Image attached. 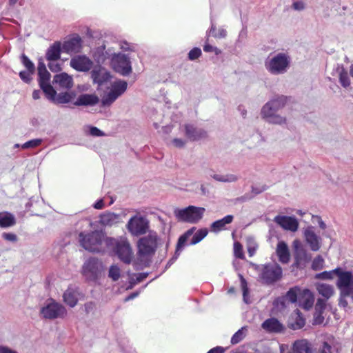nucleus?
I'll return each mask as SVG.
<instances>
[{
  "label": "nucleus",
  "instance_id": "53",
  "mask_svg": "<svg viewBox=\"0 0 353 353\" xmlns=\"http://www.w3.org/2000/svg\"><path fill=\"white\" fill-rule=\"evenodd\" d=\"M85 312L86 314H89L92 312L95 308V303L92 301L88 302L84 305Z\"/></svg>",
  "mask_w": 353,
  "mask_h": 353
},
{
  "label": "nucleus",
  "instance_id": "9",
  "mask_svg": "<svg viewBox=\"0 0 353 353\" xmlns=\"http://www.w3.org/2000/svg\"><path fill=\"white\" fill-rule=\"evenodd\" d=\"M41 314L44 319H54L65 317L67 311L63 305L52 301L41 308Z\"/></svg>",
  "mask_w": 353,
  "mask_h": 353
},
{
  "label": "nucleus",
  "instance_id": "58",
  "mask_svg": "<svg viewBox=\"0 0 353 353\" xmlns=\"http://www.w3.org/2000/svg\"><path fill=\"white\" fill-rule=\"evenodd\" d=\"M225 349L221 346H216L210 350L207 353H224Z\"/></svg>",
  "mask_w": 353,
  "mask_h": 353
},
{
  "label": "nucleus",
  "instance_id": "4",
  "mask_svg": "<svg viewBox=\"0 0 353 353\" xmlns=\"http://www.w3.org/2000/svg\"><path fill=\"white\" fill-rule=\"evenodd\" d=\"M290 58L285 53H278L265 62V68L272 74L285 72L290 66Z\"/></svg>",
  "mask_w": 353,
  "mask_h": 353
},
{
  "label": "nucleus",
  "instance_id": "18",
  "mask_svg": "<svg viewBox=\"0 0 353 353\" xmlns=\"http://www.w3.org/2000/svg\"><path fill=\"white\" fill-rule=\"evenodd\" d=\"M304 236L306 242L309 244L312 251H318L321 246V239L318 236L311 228L305 230Z\"/></svg>",
  "mask_w": 353,
  "mask_h": 353
},
{
  "label": "nucleus",
  "instance_id": "44",
  "mask_svg": "<svg viewBox=\"0 0 353 353\" xmlns=\"http://www.w3.org/2000/svg\"><path fill=\"white\" fill-rule=\"evenodd\" d=\"M327 299H318L315 305V310L319 314H322L326 307V301Z\"/></svg>",
  "mask_w": 353,
  "mask_h": 353
},
{
  "label": "nucleus",
  "instance_id": "3",
  "mask_svg": "<svg viewBox=\"0 0 353 353\" xmlns=\"http://www.w3.org/2000/svg\"><path fill=\"white\" fill-rule=\"evenodd\" d=\"M205 212L204 208L189 205L183 209L175 210L174 213L179 221L196 223L201 220Z\"/></svg>",
  "mask_w": 353,
  "mask_h": 353
},
{
  "label": "nucleus",
  "instance_id": "15",
  "mask_svg": "<svg viewBox=\"0 0 353 353\" xmlns=\"http://www.w3.org/2000/svg\"><path fill=\"white\" fill-rule=\"evenodd\" d=\"M92 61L86 56H77L70 61V66L77 71L86 72L92 67Z\"/></svg>",
  "mask_w": 353,
  "mask_h": 353
},
{
  "label": "nucleus",
  "instance_id": "24",
  "mask_svg": "<svg viewBox=\"0 0 353 353\" xmlns=\"http://www.w3.org/2000/svg\"><path fill=\"white\" fill-rule=\"evenodd\" d=\"M79 295L76 289L68 288L63 294V301L70 307H73L77 304Z\"/></svg>",
  "mask_w": 353,
  "mask_h": 353
},
{
  "label": "nucleus",
  "instance_id": "37",
  "mask_svg": "<svg viewBox=\"0 0 353 353\" xmlns=\"http://www.w3.org/2000/svg\"><path fill=\"white\" fill-rule=\"evenodd\" d=\"M339 82L341 85L346 88L350 85V79L347 72L343 68L339 72Z\"/></svg>",
  "mask_w": 353,
  "mask_h": 353
},
{
  "label": "nucleus",
  "instance_id": "34",
  "mask_svg": "<svg viewBox=\"0 0 353 353\" xmlns=\"http://www.w3.org/2000/svg\"><path fill=\"white\" fill-rule=\"evenodd\" d=\"M301 290L300 288L295 286L290 288L286 293L285 298L291 303H296L297 301L298 296L299 298L301 295Z\"/></svg>",
  "mask_w": 353,
  "mask_h": 353
},
{
  "label": "nucleus",
  "instance_id": "45",
  "mask_svg": "<svg viewBox=\"0 0 353 353\" xmlns=\"http://www.w3.org/2000/svg\"><path fill=\"white\" fill-rule=\"evenodd\" d=\"M243 328L239 330L232 337L231 343L232 344H236L241 341L244 338V333L243 331Z\"/></svg>",
  "mask_w": 353,
  "mask_h": 353
},
{
  "label": "nucleus",
  "instance_id": "30",
  "mask_svg": "<svg viewBox=\"0 0 353 353\" xmlns=\"http://www.w3.org/2000/svg\"><path fill=\"white\" fill-rule=\"evenodd\" d=\"M16 224V219L14 215L8 212H0V227L3 228H9Z\"/></svg>",
  "mask_w": 353,
  "mask_h": 353
},
{
  "label": "nucleus",
  "instance_id": "26",
  "mask_svg": "<svg viewBox=\"0 0 353 353\" xmlns=\"http://www.w3.org/2000/svg\"><path fill=\"white\" fill-rule=\"evenodd\" d=\"M314 302L313 294L308 289H304L300 297V303L302 307L306 310L312 307Z\"/></svg>",
  "mask_w": 353,
  "mask_h": 353
},
{
  "label": "nucleus",
  "instance_id": "61",
  "mask_svg": "<svg viewBox=\"0 0 353 353\" xmlns=\"http://www.w3.org/2000/svg\"><path fill=\"white\" fill-rule=\"evenodd\" d=\"M95 209L101 210L104 207V202L103 199L98 200L93 205Z\"/></svg>",
  "mask_w": 353,
  "mask_h": 353
},
{
  "label": "nucleus",
  "instance_id": "38",
  "mask_svg": "<svg viewBox=\"0 0 353 353\" xmlns=\"http://www.w3.org/2000/svg\"><path fill=\"white\" fill-rule=\"evenodd\" d=\"M21 61L22 64L27 69V70H29L30 72H35L34 64L29 59V58L25 54H22V55L21 56Z\"/></svg>",
  "mask_w": 353,
  "mask_h": 353
},
{
  "label": "nucleus",
  "instance_id": "40",
  "mask_svg": "<svg viewBox=\"0 0 353 353\" xmlns=\"http://www.w3.org/2000/svg\"><path fill=\"white\" fill-rule=\"evenodd\" d=\"M234 254L236 258L243 259L245 258L243 245L239 241L234 243Z\"/></svg>",
  "mask_w": 353,
  "mask_h": 353
},
{
  "label": "nucleus",
  "instance_id": "29",
  "mask_svg": "<svg viewBox=\"0 0 353 353\" xmlns=\"http://www.w3.org/2000/svg\"><path fill=\"white\" fill-rule=\"evenodd\" d=\"M294 353H311L310 343L305 339L296 341L292 347Z\"/></svg>",
  "mask_w": 353,
  "mask_h": 353
},
{
  "label": "nucleus",
  "instance_id": "23",
  "mask_svg": "<svg viewBox=\"0 0 353 353\" xmlns=\"http://www.w3.org/2000/svg\"><path fill=\"white\" fill-rule=\"evenodd\" d=\"M99 102V99L96 94H83L79 97L74 104L77 106L94 105L97 104Z\"/></svg>",
  "mask_w": 353,
  "mask_h": 353
},
{
  "label": "nucleus",
  "instance_id": "39",
  "mask_svg": "<svg viewBox=\"0 0 353 353\" xmlns=\"http://www.w3.org/2000/svg\"><path fill=\"white\" fill-rule=\"evenodd\" d=\"M108 276L114 281H117L121 276V270L117 265H112L110 268Z\"/></svg>",
  "mask_w": 353,
  "mask_h": 353
},
{
  "label": "nucleus",
  "instance_id": "55",
  "mask_svg": "<svg viewBox=\"0 0 353 353\" xmlns=\"http://www.w3.org/2000/svg\"><path fill=\"white\" fill-rule=\"evenodd\" d=\"M240 277H241V287H242V290H243V296L245 297L246 296L247 293L248 292L247 282L243 276L241 275Z\"/></svg>",
  "mask_w": 353,
  "mask_h": 353
},
{
  "label": "nucleus",
  "instance_id": "47",
  "mask_svg": "<svg viewBox=\"0 0 353 353\" xmlns=\"http://www.w3.org/2000/svg\"><path fill=\"white\" fill-rule=\"evenodd\" d=\"M201 55V50L199 48H192L188 53V59L191 61L197 59Z\"/></svg>",
  "mask_w": 353,
  "mask_h": 353
},
{
  "label": "nucleus",
  "instance_id": "62",
  "mask_svg": "<svg viewBox=\"0 0 353 353\" xmlns=\"http://www.w3.org/2000/svg\"><path fill=\"white\" fill-rule=\"evenodd\" d=\"M0 353H17V352L7 347L0 346Z\"/></svg>",
  "mask_w": 353,
  "mask_h": 353
},
{
  "label": "nucleus",
  "instance_id": "35",
  "mask_svg": "<svg viewBox=\"0 0 353 353\" xmlns=\"http://www.w3.org/2000/svg\"><path fill=\"white\" fill-rule=\"evenodd\" d=\"M208 234V230L207 228H201L196 231L193 235L190 244L195 245L199 243L201 240H203Z\"/></svg>",
  "mask_w": 353,
  "mask_h": 353
},
{
  "label": "nucleus",
  "instance_id": "7",
  "mask_svg": "<svg viewBox=\"0 0 353 353\" xmlns=\"http://www.w3.org/2000/svg\"><path fill=\"white\" fill-rule=\"evenodd\" d=\"M112 247L115 254L119 259L126 264H130L132 259V251L130 243L126 241H117L114 239V243L109 248Z\"/></svg>",
  "mask_w": 353,
  "mask_h": 353
},
{
  "label": "nucleus",
  "instance_id": "16",
  "mask_svg": "<svg viewBox=\"0 0 353 353\" xmlns=\"http://www.w3.org/2000/svg\"><path fill=\"white\" fill-rule=\"evenodd\" d=\"M185 135L191 141H199L207 137V133L205 130L201 128H197L191 124H185Z\"/></svg>",
  "mask_w": 353,
  "mask_h": 353
},
{
  "label": "nucleus",
  "instance_id": "31",
  "mask_svg": "<svg viewBox=\"0 0 353 353\" xmlns=\"http://www.w3.org/2000/svg\"><path fill=\"white\" fill-rule=\"evenodd\" d=\"M316 290L325 299H329L334 293L333 286L325 283L317 284Z\"/></svg>",
  "mask_w": 353,
  "mask_h": 353
},
{
  "label": "nucleus",
  "instance_id": "13",
  "mask_svg": "<svg viewBox=\"0 0 353 353\" xmlns=\"http://www.w3.org/2000/svg\"><path fill=\"white\" fill-rule=\"evenodd\" d=\"M112 65L116 72L123 76L130 74L132 72L131 63L125 54H119L112 59Z\"/></svg>",
  "mask_w": 353,
  "mask_h": 353
},
{
  "label": "nucleus",
  "instance_id": "46",
  "mask_svg": "<svg viewBox=\"0 0 353 353\" xmlns=\"http://www.w3.org/2000/svg\"><path fill=\"white\" fill-rule=\"evenodd\" d=\"M41 143V140L39 139L28 141L22 145L23 149L33 148L39 146Z\"/></svg>",
  "mask_w": 353,
  "mask_h": 353
},
{
  "label": "nucleus",
  "instance_id": "12",
  "mask_svg": "<svg viewBox=\"0 0 353 353\" xmlns=\"http://www.w3.org/2000/svg\"><path fill=\"white\" fill-rule=\"evenodd\" d=\"M101 263L95 258L89 259L83 266V274L90 280L97 279L101 272Z\"/></svg>",
  "mask_w": 353,
  "mask_h": 353
},
{
  "label": "nucleus",
  "instance_id": "43",
  "mask_svg": "<svg viewBox=\"0 0 353 353\" xmlns=\"http://www.w3.org/2000/svg\"><path fill=\"white\" fill-rule=\"evenodd\" d=\"M39 84L49 83L50 79V74L48 70L38 72Z\"/></svg>",
  "mask_w": 353,
  "mask_h": 353
},
{
  "label": "nucleus",
  "instance_id": "42",
  "mask_svg": "<svg viewBox=\"0 0 353 353\" xmlns=\"http://www.w3.org/2000/svg\"><path fill=\"white\" fill-rule=\"evenodd\" d=\"M332 343L330 341H323L319 346L316 353H332Z\"/></svg>",
  "mask_w": 353,
  "mask_h": 353
},
{
  "label": "nucleus",
  "instance_id": "49",
  "mask_svg": "<svg viewBox=\"0 0 353 353\" xmlns=\"http://www.w3.org/2000/svg\"><path fill=\"white\" fill-rule=\"evenodd\" d=\"M34 73V72H30L29 70L21 71L19 72V77L23 81L30 83L32 80L31 76Z\"/></svg>",
  "mask_w": 353,
  "mask_h": 353
},
{
  "label": "nucleus",
  "instance_id": "51",
  "mask_svg": "<svg viewBox=\"0 0 353 353\" xmlns=\"http://www.w3.org/2000/svg\"><path fill=\"white\" fill-rule=\"evenodd\" d=\"M215 179L219 181L223 182H231L236 181L237 178L234 175H230V177L221 176H215Z\"/></svg>",
  "mask_w": 353,
  "mask_h": 353
},
{
  "label": "nucleus",
  "instance_id": "20",
  "mask_svg": "<svg viewBox=\"0 0 353 353\" xmlns=\"http://www.w3.org/2000/svg\"><path fill=\"white\" fill-rule=\"evenodd\" d=\"M53 82L59 85L60 88L69 90L73 86V79L65 72L54 75Z\"/></svg>",
  "mask_w": 353,
  "mask_h": 353
},
{
  "label": "nucleus",
  "instance_id": "57",
  "mask_svg": "<svg viewBox=\"0 0 353 353\" xmlns=\"http://www.w3.org/2000/svg\"><path fill=\"white\" fill-rule=\"evenodd\" d=\"M292 7L294 10H302L304 9L305 5L303 1H295L293 3Z\"/></svg>",
  "mask_w": 353,
  "mask_h": 353
},
{
  "label": "nucleus",
  "instance_id": "52",
  "mask_svg": "<svg viewBox=\"0 0 353 353\" xmlns=\"http://www.w3.org/2000/svg\"><path fill=\"white\" fill-rule=\"evenodd\" d=\"M2 236H3V238L5 240H7V241H9L14 242V241H16L17 240V235L13 234V233H6V232H4L2 234Z\"/></svg>",
  "mask_w": 353,
  "mask_h": 353
},
{
  "label": "nucleus",
  "instance_id": "28",
  "mask_svg": "<svg viewBox=\"0 0 353 353\" xmlns=\"http://www.w3.org/2000/svg\"><path fill=\"white\" fill-rule=\"evenodd\" d=\"M94 83L101 85L106 82L110 77L109 72L104 71L102 68H95L91 72Z\"/></svg>",
  "mask_w": 353,
  "mask_h": 353
},
{
  "label": "nucleus",
  "instance_id": "50",
  "mask_svg": "<svg viewBox=\"0 0 353 353\" xmlns=\"http://www.w3.org/2000/svg\"><path fill=\"white\" fill-rule=\"evenodd\" d=\"M188 239V237L186 236L184 234L179 238L176 244V253L181 250V249L185 245Z\"/></svg>",
  "mask_w": 353,
  "mask_h": 353
},
{
  "label": "nucleus",
  "instance_id": "60",
  "mask_svg": "<svg viewBox=\"0 0 353 353\" xmlns=\"http://www.w3.org/2000/svg\"><path fill=\"white\" fill-rule=\"evenodd\" d=\"M346 296H342L341 294V298H340L339 303L340 307L345 308L347 306L348 303H347V300L345 299Z\"/></svg>",
  "mask_w": 353,
  "mask_h": 353
},
{
  "label": "nucleus",
  "instance_id": "32",
  "mask_svg": "<svg viewBox=\"0 0 353 353\" xmlns=\"http://www.w3.org/2000/svg\"><path fill=\"white\" fill-rule=\"evenodd\" d=\"M41 89L44 92L46 97L50 101H53L55 99L57 92L54 88L50 85V82L39 85Z\"/></svg>",
  "mask_w": 353,
  "mask_h": 353
},
{
  "label": "nucleus",
  "instance_id": "41",
  "mask_svg": "<svg viewBox=\"0 0 353 353\" xmlns=\"http://www.w3.org/2000/svg\"><path fill=\"white\" fill-rule=\"evenodd\" d=\"M324 266V259L321 255L316 256L312 263V268L314 270H320Z\"/></svg>",
  "mask_w": 353,
  "mask_h": 353
},
{
  "label": "nucleus",
  "instance_id": "14",
  "mask_svg": "<svg viewBox=\"0 0 353 353\" xmlns=\"http://www.w3.org/2000/svg\"><path fill=\"white\" fill-rule=\"evenodd\" d=\"M273 221L285 230L296 232L299 228V222L294 216L277 215Z\"/></svg>",
  "mask_w": 353,
  "mask_h": 353
},
{
  "label": "nucleus",
  "instance_id": "6",
  "mask_svg": "<svg viewBox=\"0 0 353 353\" xmlns=\"http://www.w3.org/2000/svg\"><path fill=\"white\" fill-rule=\"evenodd\" d=\"M128 83L125 81L119 80L112 85L110 91L101 99V106L106 107L112 104L117 99L123 94L127 89Z\"/></svg>",
  "mask_w": 353,
  "mask_h": 353
},
{
  "label": "nucleus",
  "instance_id": "2",
  "mask_svg": "<svg viewBox=\"0 0 353 353\" xmlns=\"http://www.w3.org/2000/svg\"><path fill=\"white\" fill-rule=\"evenodd\" d=\"M286 102L287 97L281 96L265 103L261 110V115L263 118L266 119L268 122L274 124L285 123V118L276 114V112L279 110L283 108Z\"/></svg>",
  "mask_w": 353,
  "mask_h": 353
},
{
  "label": "nucleus",
  "instance_id": "17",
  "mask_svg": "<svg viewBox=\"0 0 353 353\" xmlns=\"http://www.w3.org/2000/svg\"><path fill=\"white\" fill-rule=\"evenodd\" d=\"M81 39L79 35L65 41L62 46L63 52L66 53H77L80 52L82 45Z\"/></svg>",
  "mask_w": 353,
  "mask_h": 353
},
{
  "label": "nucleus",
  "instance_id": "21",
  "mask_svg": "<svg viewBox=\"0 0 353 353\" xmlns=\"http://www.w3.org/2000/svg\"><path fill=\"white\" fill-rule=\"evenodd\" d=\"M276 253L279 260L282 263H288L290 259V254L288 246L285 241H279L277 243Z\"/></svg>",
  "mask_w": 353,
  "mask_h": 353
},
{
  "label": "nucleus",
  "instance_id": "19",
  "mask_svg": "<svg viewBox=\"0 0 353 353\" xmlns=\"http://www.w3.org/2000/svg\"><path fill=\"white\" fill-rule=\"evenodd\" d=\"M293 245L294 247V263L293 265L300 268L306 261L307 253L298 240L293 242Z\"/></svg>",
  "mask_w": 353,
  "mask_h": 353
},
{
  "label": "nucleus",
  "instance_id": "11",
  "mask_svg": "<svg viewBox=\"0 0 353 353\" xmlns=\"http://www.w3.org/2000/svg\"><path fill=\"white\" fill-rule=\"evenodd\" d=\"M148 228V221L142 216H134L129 220L127 224L128 231L134 236L145 234Z\"/></svg>",
  "mask_w": 353,
  "mask_h": 353
},
{
  "label": "nucleus",
  "instance_id": "10",
  "mask_svg": "<svg viewBox=\"0 0 353 353\" xmlns=\"http://www.w3.org/2000/svg\"><path fill=\"white\" fill-rule=\"evenodd\" d=\"M282 276V269L278 264H266L263 266L261 278L266 284H272Z\"/></svg>",
  "mask_w": 353,
  "mask_h": 353
},
{
  "label": "nucleus",
  "instance_id": "5",
  "mask_svg": "<svg viewBox=\"0 0 353 353\" xmlns=\"http://www.w3.org/2000/svg\"><path fill=\"white\" fill-rule=\"evenodd\" d=\"M336 271L339 274L336 284L341 294L353 298V272L345 271L343 269Z\"/></svg>",
  "mask_w": 353,
  "mask_h": 353
},
{
  "label": "nucleus",
  "instance_id": "27",
  "mask_svg": "<svg viewBox=\"0 0 353 353\" xmlns=\"http://www.w3.org/2000/svg\"><path fill=\"white\" fill-rule=\"evenodd\" d=\"M61 52V43L60 41H55L48 49L46 58L48 61H57L60 59Z\"/></svg>",
  "mask_w": 353,
  "mask_h": 353
},
{
  "label": "nucleus",
  "instance_id": "8",
  "mask_svg": "<svg viewBox=\"0 0 353 353\" xmlns=\"http://www.w3.org/2000/svg\"><path fill=\"white\" fill-rule=\"evenodd\" d=\"M138 254L141 256L154 254L157 248V236L149 234L141 238L138 241Z\"/></svg>",
  "mask_w": 353,
  "mask_h": 353
},
{
  "label": "nucleus",
  "instance_id": "36",
  "mask_svg": "<svg viewBox=\"0 0 353 353\" xmlns=\"http://www.w3.org/2000/svg\"><path fill=\"white\" fill-rule=\"evenodd\" d=\"M341 269V268H336V269L331 271H324L321 273L317 274L316 278L324 280L332 279L334 278V275H336L337 278H339V273L336 270Z\"/></svg>",
  "mask_w": 353,
  "mask_h": 353
},
{
  "label": "nucleus",
  "instance_id": "59",
  "mask_svg": "<svg viewBox=\"0 0 353 353\" xmlns=\"http://www.w3.org/2000/svg\"><path fill=\"white\" fill-rule=\"evenodd\" d=\"M173 143L177 148H182L185 145V142L181 139H174Z\"/></svg>",
  "mask_w": 353,
  "mask_h": 353
},
{
  "label": "nucleus",
  "instance_id": "63",
  "mask_svg": "<svg viewBox=\"0 0 353 353\" xmlns=\"http://www.w3.org/2000/svg\"><path fill=\"white\" fill-rule=\"evenodd\" d=\"M37 70L38 72L47 70L46 65L41 61H40L38 63Z\"/></svg>",
  "mask_w": 353,
  "mask_h": 353
},
{
  "label": "nucleus",
  "instance_id": "1",
  "mask_svg": "<svg viewBox=\"0 0 353 353\" xmlns=\"http://www.w3.org/2000/svg\"><path fill=\"white\" fill-rule=\"evenodd\" d=\"M80 245L91 252H103L105 248L114 243V239L108 237L103 231L94 230L90 232H81L79 234Z\"/></svg>",
  "mask_w": 353,
  "mask_h": 353
},
{
  "label": "nucleus",
  "instance_id": "22",
  "mask_svg": "<svg viewBox=\"0 0 353 353\" xmlns=\"http://www.w3.org/2000/svg\"><path fill=\"white\" fill-rule=\"evenodd\" d=\"M234 220V216L229 214L223 218L216 220L211 223L210 230L212 232L218 233L222 230L226 229L225 226L228 224H230Z\"/></svg>",
  "mask_w": 353,
  "mask_h": 353
},
{
  "label": "nucleus",
  "instance_id": "25",
  "mask_svg": "<svg viewBox=\"0 0 353 353\" xmlns=\"http://www.w3.org/2000/svg\"><path fill=\"white\" fill-rule=\"evenodd\" d=\"M261 327L268 332H280L283 329L282 324L275 318L265 320Z\"/></svg>",
  "mask_w": 353,
  "mask_h": 353
},
{
  "label": "nucleus",
  "instance_id": "56",
  "mask_svg": "<svg viewBox=\"0 0 353 353\" xmlns=\"http://www.w3.org/2000/svg\"><path fill=\"white\" fill-rule=\"evenodd\" d=\"M90 132L92 136L100 137L103 135V133L97 127H91Z\"/></svg>",
  "mask_w": 353,
  "mask_h": 353
},
{
  "label": "nucleus",
  "instance_id": "48",
  "mask_svg": "<svg viewBox=\"0 0 353 353\" xmlns=\"http://www.w3.org/2000/svg\"><path fill=\"white\" fill-rule=\"evenodd\" d=\"M114 214L106 213L101 216L100 222L103 225H110L111 221L114 219Z\"/></svg>",
  "mask_w": 353,
  "mask_h": 353
},
{
  "label": "nucleus",
  "instance_id": "54",
  "mask_svg": "<svg viewBox=\"0 0 353 353\" xmlns=\"http://www.w3.org/2000/svg\"><path fill=\"white\" fill-rule=\"evenodd\" d=\"M203 50L206 52H211L214 51L216 54H218L220 52L216 48H214L212 46L208 43L205 44L203 46Z\"/></svg>",
  "mask_w": 353,
  "mask_h": 353
},
{
  "label": "nucleus",
  "instance_id": "33",
  "mask_svg": "<svg viewBox=\"0 0 353 353\" xmlns=\"http://www.w3.org/2000/svg\"><path fill=\"white\" fill-rule=\"evenodd\" d=\"M74 97L75 94L72 92H61L55 96V99L53 100V101L57 103H67L70 102Z\"/></svg>",
  "mask_w": 353,
  "mask_h": 353
},
{
  "label": "nucleus",
  "instance_id": "64",
  "mask_svg": "<svg viewBox=\"0 0 353 353\" xmlns=\"http://www.w3.org/2000/svg\"><path fill=\"white\" fill-rule=\"evenodd\" d=\"M147 276H148L147 273H139L138 274V276H137V281L139 283V282L143 281L145 279H146Z\"/></svg>",
  "mask_w": 353,
  "mask_h": 353
}]
</instances>
